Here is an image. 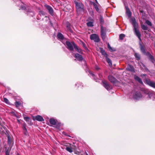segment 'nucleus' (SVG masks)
Here are the masks:
<instances>
[{"instance_id":"nucleus-1","label":"nucleus","mask_w":155,"mask_h":155,"mask_svg":"<svg viewBox=\"0 0 155 155\" xmlns=\"http://www.w3.org/2000/svg\"><path fill=\"white\" fill-rule=\"evenodd\" d=\"M90 38L91 40H93L96 42H98L100 41L98 36L96 34H91L90 35Z\"/></svg>"},{"instance_id":"nucleus-2","label":"nucleus","mask_w":155,"mask_h":155,"mask_svg":"<svg viewBox=\"0 0 155 155\" xmlns=\"http://www.w3.org/2000/svg\"><path fill=\"white\" fill-rule=\"evenodd\" d=\"M73 42H72L71 43L69 41H67L66 42V44L67 48L70 51H72L73 50Z\"/></svg>"},{"instance_id":"nucleus-3","label":"nucleus","mask_w":155,"mask_h":155,"mask_svg":"<svg viewBox=\"0 0 155 155\" xmlns=\"http://www.w3.org/2000/svg\"><path fill=\"white\" fill-rule=\"evenodd\" d=\"M103 85L107 90H110L112 88L111 85L109 84L106 81H102Z\"/></svg>"},{"instance_id":"nucleus-4","label":"nucleus","mask_w":155,"mask_h":155,"mask_svg":"<svg viewBox=\"0 0 155 155\" xmlns=\"http://www.w3.org/2000/svg\"><path fill=\"white\" fill-rule=\"evenodd\" d=\"M138 27H135L134 28V31L135 34L138 37L139 40L141 41V34L139 30L138 29Z\"/></svg>"},{"instance_id":"nucleus-5","label":"nucleus","mask_w":155,"mask_h":155,"mask_svg":"<svg viewBox=\"0 0 155 155\" xmlns=\"http://www.w3.org/2000/svg\"><path fill=\"white\" fill-rule=\"evenodd\" d=\"M133 98L136 100H138L141 98L142 96L140 93L139 92H136L133 95Z\"/></svg>"},{"instance_id":"nucleus-6","label":"nucleus","mask_w":155,"mask_h":155,"mask_svg":"<svg viewBox=\"0 0 155 155\" xmlns=\"http://www.w3.org/2000/svg\"><path fill=\"white\" fill-rule=\"evenodd\" d=\"M101 35L102 39L104 40L105 38L106 29L102 27H101Z\"/></svg>"},{"instance_id":"nucleus-7","label":"nucleus","mask_w":155,"mask_h":155,"mask_svg":"<svg viewBox=\"0 0 155 155\" xmlns=\"http://www.w3.org/2000/svg\"><path fill=\"white\" fill-rule=\"evenodd\" d=\"M130 22L132 24L134 28L138 27V24L136 22V20L135 18H131Z\"/></svg>"},{"instance_id":"nucleus-8","label":"nucleus","mask_w":155,"mask_h":155,"mask_svg":"<svg viewBox=\"0 0 155 155\" xmlns=\"http://www.w3.org/2000/svg\"><path fill=\"white\" fill-rule=\"evenodd\" d=\"M108 80L112 83H114L117 81L116 79L113 76L110 75L108 77Z\"/></svg>"},{"instance_id":"nucleus-9","label":"nucleus","mask_w":155,"mask_h":155,"mask_svg":"<svg viewBox=\"0 0 155 155\" xmlns=\"http://www.w3.org/2000/svg\"><path fill=\"white\" fill-rule=\"evenodd\" d=\"M146 82L147 84L155 88V83L152 82L149 80H146Z\"/></svg>"},{"instance_id":"nucleus-10","label":"nucleus","mask_w":155,"mask_h":155,"mask_svg":"<svg viewBox=\"0 0 155 155\" xmlns=\"http://www.w3.org/2000/svg\"><path fill=\"white\" fill-rule=\"evenodd\" d=\"M34 120H36L39 121H42L44 120L43 118L41 116L37 115L33 117Z\"/></svg>"},{"instance_id":"nucleus-11","label":"nucleus","mask_w":155,"mask_h":155,"mask_svg":"<svg viewBox=\"0 0 155 155\" xmlns=\"http://www.w3.org/2000/svg\"><path fill=\"white\" fill-rule=\"evenodd\" d=\"M73 46L74 48L78 52L80 53H82V50L81 48H78L74 42L73 43Z\"/></svg>"},{"instance_id":"nucleus-12","label":"nucleus","mask_w":155,"mask_h":155,"mask_svg":"<svg viewBox=\"0 0 155 155\" xmlns=\"http://www.w3.org/2000/svg\"><path fill=\"white\" fill-rule=\"evenodd\" d=\"M76 7L77 9H83V6L81 3L77 2L76 3Z\"/></svg>"},{"instance_id":"nucleus-13","label":"nucleus","mask_w":155,"mask_h":155,"mask_svg":"<svg viewBox=\"0 0 155 155\" xmlns=\"http://www.w3.org/2000/svg\"><path fill=\"white\" fill-rule=\"evenodd\" d=\"M74 57L80 61H81L83 60V58L82 56L78 54H76L74 55Z\"/></svg>"},{"instance_id":"nucleus-14","label":"nucleus","mask_w":155,"mask_h":155,"mask_svg":"<svg viewBox=\"0 0 155 155\" xmlns=\"http://www.w3.org/2000/svg\"><path fill=\"white\" fill-rule=\"evenodd\" d=\"M46 7L51 14L52 15L53 14V10L51 7L49 5H46Z\"/></svg>"},{"instance_id":"nucleus-15","label":"nucleus","mask_w":155,"mask_h":155,"mask_svg":"<svg viewBox=\"0 0 155 155\" xmlns=\"http://www.w3.org/2000/svg\"><path fill=\"white\" fill-rule=\"evenodd\" d=\"M134 78L136 80L138 81L140 84H143V82L136 75H135L134 76Z\"/></svg>"},{"instance_id":"nucleus-16","label":"nucleus","mask_w":155,"mask_h":155,"mask_svg":"<svg viewBox=\"0 0 155 155\" xmlns=\"http://www.w3.org/2000/svg\"><path fill=\"white\" fill-rule=\"evenodd\" d=\"M126 69L130 71H134V69L133 66L130 65H128L127 68H126Z\"/></svg>"},{"instance_id":"nucleus-17","label":"nucleus","mask_w":155,"mask_h":155,"mask_svg":"<svg viewBox=\"0 0 155 155\" xmlns=\"http://www.w3.org/2000/svg\"><path fill=\"white\" fill-rule=\"evenodd\" d=\"M49 122L52 125H54L56 124V121L54 119H51L49 120Z\"/></svg>"},{"instance_id":"nucleus-18","label":"nucleus","mask_w":155,"mask_h":155,"mask_svg":"<svg viewBox=\"0 0 155 155\" xmlns=\"http://www.w3.org/2000/svg\"><path fill=\"white\" fill-rule=\"evenodd\" d=\"M126 13L129 17H130L131 16V12L128 8H126Z\"/></svg>"},{"instance_id":"nucleus-19","label":"nucleus","mask_w":155,"mask_h":155,"mask_svg":"<svg viewBox=\"0 0 155 155\" xmlns=\"http://www.w3.org/2000/svg\"><path fill=\"white\" fill-rule=\"evenodd\" d=\"M57 36L58 38L60 39L63 40L64 39L63 35L61 33H58V34Z\"/></svg>"},{"instance_id":"nucleus-20","label":"nucleus","mask_w":155,"mask_h":155,"mask_svg":"<svg viewBox=\"0 0 155 155\" xmlns=\"http://www.w3.org/2000/svg\"><path fill=\"white\" fill-rule=\"evenodd\" d=\"M106 60L107 62L110 65H111L112 64L111 61L108 58H107V56L106 57Z\"/></svg>"},{"instance_id":"nucleus-21","label":"nucleus","mask_w":155,"mask_h":155,"mask_svg":"<svg viewBox=\"0 0 155 155\" xmlns=\"http://www.w3.org/2000/svg\"><path fill=\"white\" fill-rule=\"evenodd\" d=\"M107 46L109 50L112 51H115V49L114 48H112L110 46L109 43L107 44Z\"/></svg>"},{"instance_id":"nucleus-22","label":"nucleus","mask_w":155,"mask_h":155,"mask_svg":"<svg viewBox=\"0 0 155 155\" xmlns=\"http://www.w3.org/2000/svg\"><path fill=\"white\" fill-rule=\"evenodd\" d=\"M66 150L70 153H72L73 152L72 148L71 147H67L66 148Z\"/></svg>"},{"instance_id":"nucleus-23","label":"nucleus","mask_w":155,"mask_h":155,"mask_svg":"<svg viewBox=\"0 0 155 155\" xmlns=\"http://www.w3.org/2000/svg\"><path fill=\"white\" fill-rule=\"evenodd\" d=\"M141 27L144 30H147L148 28L147 26L144 25H141Z\"/></svg>"},{"instance_id":"nucleus-24","label":"nucleus","mask_w":155,"mask_h":155,"mask_svg":"<svg viewBox=\"0 0 155 155\" xmlns=\"http://www.w3.org/2000/svg\"><path fill=\"white\" fill-rule=\"evenodd\" d=\"M134 56L137 60H139L140 59V55L138 54L135 53V54Z\"/></svg>"},{"instance_id":"nucleus-25","label":"nucleus","mask_w":155,"mask_h":155,"mask_svg":"<svg viewBox=\"0 0 155 155\" xmlns=\"http://www.w3.org/2000/svg\"><path fill=\"white\" fill-rule=\"evenodd\" d=\"M101 53L103 55H104L105 57H106L107 56V54H106L105 52L104 51L103 49H101Z\"/></svg>"},{"instance_id":"nucleus-26","label":"nucleus","mask_w":155,"mask_h":155,"mask_svg":"<svg viewBox=\"0 0 155 155\" xmlns=\"http://www.w3.org/2000/svg\"><path fill=\"white\" fill-rule=\"evenodd\" d=\"M87 26L88 27H92L93 26V22L91 21H89L87 23Z\"/></svg>"},{"instance_id":"nucleus-27","label":"nucleus","mask_w":155,"mask_h":155,"mask_svg":"<svg viewBox=\"0 0 155 155\" xmlns=\"http://www.w3.org/2000/svg\"><path fill=\"white\" fill-rule=\"evenodd\" d=\"M146 23L149 26H151L152 25V24L151 22L148 20H147L146 21Z\"/></svg>"},{"instance_id":"nucleus-28","label":"nucleus","mask_w":155,"mask_h":155,"mask_svg":"<svg viewBox=\"0 0 155 155\" xmlns=\"http://www.w3.org/2000/svg\"><path fill=\"white\" fill-rule=\"evenodd\" d=\"M125 37V35L123 34H121L119 36L120 39L121 40H122Z\"/></svg>"},{"instance_id":"nucleus-29","label":"nucleus","mask_w":155,"mask_h":155,"mask_svg":"<svg viewBox=\"0 0 155 155\" xmlns=\"http://www.w3.org/2000/svg\"><path fill=\"white\" fill-rule=\"evenodd\" d=\"M148 95L150 98H151L152 96H153L154 94L152 93H148Z\"/></svg>"},{"instance_id":"nucleus-30","label":"nucleus","mask_w":155,"mask_h":155,"mask_svg":"<svg viewBox=\"0 0 155 155\" xmlns=\"http://www.w3.org/2000/svg\"><path fill=\"white\" fill-rule=\"evenodd\" d=\"M4 101L7 104H8L9 101L7 99L5 98H4Z\"/></svg>"},{"instance_id":"nucleus-31","label":"nucleus","mask_w":155,"mask_h":155,"mask_svg":"<svg viewBox=\"0 0 155 155\" xmlns=\"http://www.w3.org/2000/svg\"><path fill=\"white\" fill-rule=\"evenodd\" d=\"M140 49H141V51L143 53H144L145 52V49L143 46H141V47Z\"/></svg>"},{"instance_id":"nucleus-32","label":"nucleus","mask_w":155,"mask_h":155,"mask_svg":"<svg viewBox=\"0 0 155 155\" xmlns=\"http://www.w3.org/2000/svg\"><path fill=\"white\" fill-rule=\"evenodd\" d=\"M23 130H24V134L25 135L27 134V130L26 128L25 127H23Z\"/></svg>"},{"instance_id":"nucleus-33","label":"nucleus","mask_w":155,"mask_h":155,"mask_svg":"<svg viewBox=\"0 0 155 155\" xmlns=\"http://www.w3.org/2000/svg\"><path fill=\"white\" fill-rule=\"evenodd\" d=\"M24 119L26 121H29V118L27 117H24Z\"/></svg>"},{"instance_id":"nucleus-34","label":"nucleus","mask_w":155,"mask_h":155,"mask_svg":"<svg viewBox=\"0 0 155 155\" xmlns=\"http://www.w3.org/2000/svg\"><path fill=\"white\" fill-rule=\"evenodd\" d=\"M15 104L16 106V107H18L20 105V104L18 101H16L15 103Z\"/></svg>"},{"instance_id":"nucleus-35","label":"nucleus","mask_w":155,"mask_h":155,"mask_svg":"<svg viewBox=\"0 0 155 155\" xmlns=\"http://www.w3.org/2000/svg\"><path fill=\"white\" fill-rule=\"evenodd\" d=\"M8 142H10V141H11V138H10V136H8Z\"/></svg>"},{"instance_id":"nucleus-36","label":"nucleus","mask_w":155,"mask_h":155,"mask_svg":"<svg viewBox=\"0 0 155 155\" xmlns=\"http://www.w3.org/2000/svg\"><path fill=\"white\" fill-rule=\"evenodd\" d=\"M82 45H83V46L84 48H86V45H85V44L84 43H82Z\"/></svg>"},{"instance_id":"nucleus-37","label":"nucleus","mask_w":155,"mask_h":155,"mask_svg":"<svg viewBox=\"0 0 155 155\" xmlns=\"http://www.w3.org/2000/svg\"><path fill=\"white\" fill-rule=\"evenodd\" d=\"M95 8V9H96V10L97 11H98V10H99L98 8L97 7H96Z\"/></svg>"},{"instance_id":"nucleus-38","label":"nucleus","mask_w":155,"mask_h":155,"mask_svg":"<svg viewBox=\"0 0 155 155\" xmlns=\"http://www.w3.org/2000/svg\"><path fill=\"white\" fill-rule=\"evenodd\" d=\"M67 28H68V30L70 29V26L69 25V26H67Z\"/></svg>"},{"instance_id":"nucleus-39","label":"nucleus","mask_w":155,"mask_h":155,"mask_svg":"<svg viewBox=\"0 0 155 155\" xmlns=\"http://www.w3.org/2000/svg\"><path fill=\"white\" fill-rule=\"evenodd\" d=\"M91 74L93 76H94V74H93L92 73H91Z\"/></svg>"},{"instance_id":"nucleus-40","label":"nucleus","mask_w":155,"mask_h":155,"mask_svg":"<svg viewBox=\"0 0 155 155\" xmlns=\"http://www.w3.org/2000/svg\"><path fill=\"white\" fill-rule=\"evenodd\" d=\"M6 155H9V153L7 152H6Z\"/></svg>"},{"instance_id":"nucleus-41","label":"nucleus","mask_w":155,"mask_h":155,"mask_svg":"<svg viewBox=\"0 0 155 155\" xmlns=\"http://www.w3.org/2000/svg\"><path fill=\"white\" fill-rule=\"evenodd\" d=\"M96 68L97 70H98L99 69V68L98 67H96Z\"/></svg>"},{"instance_id":"nucleus-42","label":"nucleus","mask_w":155,"mask_h":155,"mask_svg":"<svg viewBox=\"0 0 155 155\" xmlns=\"http://www.w3.org/2000/svg\"><path fill=\"white\" fill-rule=\"evenodd\" d=\"M43 13V12L42 11H41V12H40V13Z\"/></svg>"},{"instance_id":"nucleus-43","label":"nucleus","mask_w":155,"mask_h":155,"mask_svg":"<svg viewBox=\"0 0 155 155\" xmlns=\"http://www.w3.org/2000/svg\"><path fill=\"white\" fill-rule=\"evenodd\" d=\"M17 155H19V154H18Z\"/></svg>"}]
</instances>
